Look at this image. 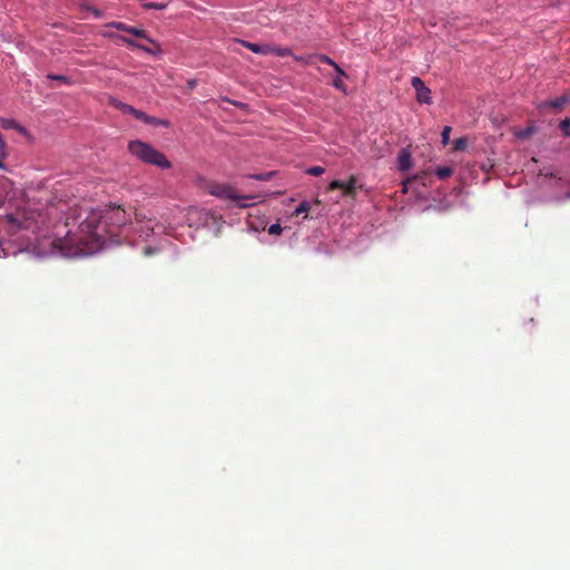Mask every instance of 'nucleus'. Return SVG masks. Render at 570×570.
Segmentation results:
<instances>
[{
    "label": "nucleus",
    "mask_w": 570,
    "mask_h": 570,
    "mask_svg": "<svg viewBox=\"0 0 570 570\" xmlns=\"http://www.w3.org/2000/svg\"><path fill=\"white\" fill-rule=\"evenodd\" d=\"M324 171L325 169L321 166H313L306 169V174L312 176H321Z\"/></svg>",
    "instance_id": "5701e85b"
},
{
    "label": "nucleus",
    "mask_w": 570,
    "mask_h": 570,
    "mask_svg": "<svg viewBox=\"0 0 570 570\" xmlns=\"http://www.w3.org/2000/svg\"><path fill=\"white\" fill-rule=\"evenodd\" d=\"M450 132H451V127L445 126L443 128V130H442V134H441V136H442V144L443 145H448L449 139H450Z\"/></svg>",
    "instance_id": "bb28decb"
},
{
    "label": "nucleus",
    "mask_w": 570,
    "mask_h": 570,
    "mask_svg": "<svg viewBox=\"0 0 570 570\" xmlns=\"http://www.w3.org/2000/svg\"><path fill=\"white\" fill-rule=\"evenodd\" d=\"M118 38H119L124 43L128 45L129 47L137 48V49L142 48V45H140V43H138V42L134 41L132 39H129V38H127V37H122V36H120V37H118Z\"/></svg>",
    "instance_id": "393cba45"
},
{
    "label": "nucleus",
    "mask_w": 570,
    "mask_h": 570,
    "mask_svg": "<svg viewBox=\"0 0 570 570\" xmlns=\"http://www.w3.org/2000/svg\"><path fill=\"white\" fill-rule=\"evenodd\" d=\"M134 117H135L136 119H138V120H140V121L145 122V124H147V122H148V120H149V116H148L146 112H144V111H141V110H138V109L136 110V114H135V116H134Z\"/></svg>",
    "instance_id": "cd10ccee"
},
{
    "label": "nucleus",
    "mask_w": 570,
    "mask_h": 570,
    "mask_svg": "<svg viewBox=\"0 0 570 570\" xmlns=\"http://www.w3.org/2000/svg\"><path fill=\"white\" fill-rule=\"evenodd\" d=\"M145 9H156V10H164L167 4L166 3H157V2H148L142 6Z\"/></svg>",
    "instance_id": "b1692460"
},
{
    "label": "nucleus",
    "mask_w": 570,
    "mask_h": 570,
    "mask_svg": "<svg viewBox=\"0 0 570 570\" xmlns=\"http://www.w3.org/2000/svg\"><path fill=\"white\" fill-rule=\"evenodd\" d=\"M0 126L1 128L8 130V129H14L22 135H27V130L24 127H22L20 124H18L16 120L10 118H0Z\"/></svg>",
    "instance_id": "6e6552de"
},
{
    "label": "nucleus",
    "mask_w": 570,
    "mask_h": 570,
    "mask_svg": "<svg viewBox=\"0 0 570 570\" xmlns=\"http://www.w3.org/2000/svg\"><path fill=\"white\" fill-rule=\"evenodd\" d=\"M109 27L111 28H115L119 31H124V32H127L128 33V30H129V27L128 24L124 23V22H119V21H112L108 24Z\"/></svg>",
    "instance_id": "6ab92c4d"
},
{
    "label": "nucleus",
    "mask_w": 570,
    "mask_h": 570,
    "mask_svg": "<svg viewBox=\"0 0 570 570\" xmlns=\"http://www.w3.org/2000/svg\"><path fill=\"white\" fill-rule=\"evenodd\" d=\"M135 218H136L137 222L142 223L146 219V216H144V215L139 214V213H136L135 214Z\"/></svg>",
    "instance_id": "f704fd0d"
},
{
    "label": "nucleus",
    "mask_w": 570,
    "mask_h": 570,
    "mask_svg": "<svg viewBox=\"0 0 570 570\" xmlns=\"http://www.w3.org/2000/svg\"><path fill=\"white\" fill-rule=\"evenodd\" d=\"M7 157V144L3 139V136L0 134V169H6V165L3 160Z\"/></svg>",
    "instance_id": "f8f14e48"
},
{
    "label": "nucleus",
    "mask_w": 570,
    "mask_h": 570,
    "mask_svg": "<svg viewBox=\"0 0 570 570\" xmlns=\"http://www.w3.org/2000/svg\"><path fill=\"white\" fill-rule=\"evenodd\" d=\"M91 12H92L94 17H96V18H100L101 17V11L96 9V8H92Z\"/></svg>",
    "instance_id": "c9c22d12"
},
{
    "label": "nucleus",
    "mask_w": 570,
    "mask_h": 570,
    "mask_svg": "<svg viewBox=\"0 0 570 570\" xmlns=\"http://www.w3.org/2000/svg\"><path fill=\"white\" fill-rule=\"evenodd\" d=\"M128 33H130L137 38L145 39V40L149 38L147 36V32L144 29H139V28L131 27V26L129 27Z\"/></svg>",
    "instance_id": "2eb2a0df"
},
{
    "label": "nucleus",
    "mask_w": 570,
    "mask_h": 570,
    "mask_svg": "<svg viewBox=\"0 0 570 570\" xmlns=\"http://www.w3.org/2000/svg\"><path fill=\"white\" fill-rule=\"evenodd\" d=\"M333 68L337 72V77H347L345 71L337 63H335Z\"/></svg>",
    "instance_id": "473e14b6"
},
{
    "label": "nucleus",
    "mask_w": 570,
    "mask_h": 570,
    "mask_svg": "<svg viewBox=\"0 0 570 570\" xmlns=\"http://www.w3.org/2000/svg\"><path fill=\"white\" fill-rule=\"evenodd\" d=\"M399 169L401 171H407L412 167V154L407 148L401 149L397 156Z\"/></svg>",
    "instance_id": "423d86ee"
},
{
    "label": "nucleus",
    "mask_w": 570,
    "mask_h": 570,
    "mask_svg": "<svg viewBox=\"0 0 570 570\" xmlns=\"http://www.w3.org/2000/svg\"><path fill=\"white\" fill-rule=\"evenodd\" d=\"M147 124L151 125V126H156V127L157 126L169 127L168 120L156 118V117H153V116H149V120H148Z\"/></svg>",
    "instance_id": "f3484780"
},
{
    "label": "nucleus",
    "mask_w": 570,
    "mask_h": 570,
    "mask_svg": "<svg viewBox=\"0 0 570 570\" xmlns=\"http://www.w3.org/2000/svg\"><path fill=\"white\" fill-rule=\"evenodd\" d=\"M296 61H299V62H303V63H306V65H309L312 63V59L314 58V56H309V57H302V56H292Z\"/></svg>",
    "instance_id": "7c9ffc66"
},
{
    "label": "nucleus",
    "mask_w": 570,
    "mask_h": 570,
    "mask_svg": "<svg viewBox=\"0 0 570 570\" xmlns=\"http://www.w3.org/2000/svg\"><path fill=\"white\" fill-rule=\"evenodd\" d=\"M245 48L249 49L250 51L259 55H269V45H258L254 42L248 41H239Z\"/></svg>",
    "instance_id": "1a4fd4ad"
},
{
    "label": "nucleus",
    "mask_w": 570,
    "mask_h": 570,
    "mask_svg": "<svg viewBox=\"0 0 570 570\" xmlns=\"http://www.w3.org/2000/svg\"><path fill=\"white\" fill-rule=\"evenodd\" d=\"M129 222V215L121 207H109L101 213H87L85 219L79 223L81 235L73 237L67 234V243L75 245V249L65 255H87L95 247H100L107 236H115L116 228L125 226Z\"/></svg>",
    "instance_id": "f257e3e1"
},
{
    "label": "nucleus",
    "mask_w": 570,
    "mask_h": 570,
    "mask_svg": "<svg viewBox=\"0 0 570 570\" xmlns=\"http://www.w3.org/2000/svg\"><path fill=\"white\" fill-rule=\"evenodd\" d=\"M568 197H570V194L568 195Z\"/></svg>",
    "instance_id": "a19ab883"
},
{
    "label": "nucleus",
    "mask_w": 570,
    "mask_h": 570,
    "mask_svg": "<svg viewBox=\"0 0 570 570\" xmlns=\"http://www.w3.org/2000/svg\"><path fill=\"white\" fill-rule=\"evenodd\" d=\"M269 53H274L276 55L277 57H288V56H294V53L292 52V50L287 47H277V46H271L269 45Z\"/></svg>",
    "instance_id": "9b49d317"
},
{
    "label": "nucleus",
    "mask_w": 570,
    "mask_h": 570,
    "mask_svg": "<svg viewBox=\"0 0 570 570\" xmlns=\"http://www.w3.org/2000/svg\"><path fill=\"white\" fill-rule=\"evenodd\" d=\"M309 209H311L309 204H308L307 202H305V200H304V202H302V203L298 205V207L294 210L293 215H294V216H298V215H301V214H303V213H307V212H309Z\"/></svg>",
    "instance_id": "a211bd4d"
},
{
    "label": "nucleus",
    "mask_w": 570,
    "mask_h": 570,
    "mask_svg": "<svg viewBox=\"0 0 570 570\" xmlns=\"http://www.w3.org/2000/svg\"><path fill=\"white\" fill-rule=\"evenodd\" d=\"M532 132H533V128L529 127L528 129H525L523 132L520 134V137L525 138V137L530 136Z\"/></svg>",
    "instance_id": "72a5a7b5"
},
{
    "label": "nucleus",
    "mask_w": 570,
    "mask_h": 570,
    "mask_svg": "<svg viewBox=\"0 0 570 570\" xmlns=\"http://www.w3.org/2000/svg\"><path fill=\"white\" fill-rule=\"evenodd\" d=\"M110 104L117 108L118 110H120L122 114H129L131 116H135L136 114V108H134L132 106L128 105V104H125L122 101H119L118 99H115V98H111L110 99Z\"/></svg>",
    "instance_id": "9d476101"
},
{
    "label": "nucleus",
    "mask_w": 570,
    "mask_h": 570,
    "mask_svg": "<svg viewBox=\"0 0 570 570\" xmlns=\"http://www.w3.org/2000/svg\"><path fill=\"white\" fill-rule=\"evenodd\" d=\"M48 78L55 79V80H59V81H62V82H68L67 77H65L62 75H48Z\"/></svg>",
    "instance_id": "2f4dec72"
},
{
    "label": "nucleus",
    "mask_w": 570,
    "mask_h": 570,
    "mask_svg": "<svg viewBox=\"0 0 570 570\" xmlns=\"http://www.w3.org/2000/svg\"><path fill=\"white\" fill-rule=\"evenodd\" d=\"M153 47H146L142 45V48H139L140 50H144L148 53L156 55L160 51V47L157 42H155L153 39L148 38L146 39Z\"/></svg>",
    "instance_id": "4468645a"
},
{
    "label": "nucleus",
    "mask_w": 570,
    "mask_h": 570,
    "mask_svg": "<svg viewBox=\"0 0 570 570\" xmlns=\"http://www.w3.org/2000/svg\"><path fill=\"white\" fill-rule=\"evenodd\" d=\"M452 174H453V169H452L451 167H448V166L439 167V168H436V170H435V175H436L440 179H446V178H449Z\"/></svg>",
    "instance_id": "ddd939ff"
},
{
    "label": "nucleus",
    "mask_w": 570,
    "mask_h": 570,
    "mask_svg": "<svg viewBox=\"0 0 570 570\" xmlns=\"http://www.w3.org/2000/svg\"><path fill=\"white\" fill-rule=\"evenodd\" d=\"M411 83L415 89L417 102L428 105L432 104L431 90L425 86L421 78L413 77Z\"/></svg>",
    "instance_id": "39448f33"
},
{
    "label": "nucleus",
    "mask_w": 570,
    "mask_h": 570,
    "mask_svg": "<svg viewBox=\"0 0 570 570\" xmlns=\"http://www.w3.org/2000/svg\"><path fill=\"white\" fill-rule=\"evenodd\" d=\"M356 176L352 175L350 176L347 181H341V180H333L328 185V190H335V189H342L343 196L355 198L356 197Z\"/></svg>",
    "instance_id": "20e7f679"
},
{
    "label": "nucleus",
    "mask_w": 570,
    "mask_h": 570,
    "mask_svg": "<svg viewBox=\"0 0 570 570\" xmlns=\"http://www.w3.org/2000/svg\"><path fill=\"white\" fill-rule=\"evenodd\" d=\"M82 209L80 208L79 212H81ZM81 214L78 213V209L77 208H72L70 210V214L68 215L67 217V222H66V225L69 226L71 224L70 220H72V223H77V220L80 218Z\"/></svg>",
    "instance_id": "dca6fc26"
},
{
    "label": "nucleus",
    "mask_w": 570,
    "mask_h": 570,
    "mask_svg": "<svg viewBox=\"0 0 570 570\" xmlns=\"http://www.w3.org/2000/svg\"><path fill=\"white\" fill-rule=\"evenodd\" d=\"M569 101V97L567 95H563L561 97H558L552 100H546L539 105V109L543 108H553L557 110H561L564 105Z\"/></svg>",
    "instance_id": "0eeeda50"
},
{
    "label": "nucleus",
    "mask_w": 570,
    "mask_h": 570,
    "mask_svg": "<svg viewBox=\"0 0 570 570\" xmlns=\"http://www.w3.org/2000/svg\"><path fill=\"white\" fill-rule=\"evenodd\" d=\"M282 226L279 224H273L268 227V234L279 235L282 233Z\"/></svg>",
    "instance_id": "c756f323"
},
{
    "label": "nucleus",
    "mask_w": 570,
    "mask_h": 570,
    "mask_svg": "<svg viewBox=\"0 0 570 570\" xmlns=\"http://www.w3.org/2000/svg\"><path fill=\"white\" fill-rule=\"evenodd\" d=\"M146 229H147V236H148V235H149V233H151V232L154 230V226H153V225H150V224H148V225L146 226Z\"/></svg>",
    "instance_id": "4c0bfd02"
},
{
    "label": "nucleus",
    "mask_w": 570,
    "mask_h": 570,
    "mask_svg": "<svg viewBox=\"0 0 570 570\" xmlns=\"http://www.w3.org/2000/svg\"><path fill=\"white\" fill-rule=\"evenodd\" d=\"M333 86H334L337 90H341L342 92H346V86H345V83L343 82L342 77H336V78L333 80Z\"/></svg>",
    "instance_id": "a878e982"
},
{
    "label": "nucleus",
    "mask_w": 570,
    "mask_h": 570,
    "mask_svg": "<svg viewBox=\"0 0 570 570\" xmlns=\"http://www.w3.org/2000/svg\"><path fill=\"white\" fill-rule=\"evenodd\" d=\"M188 86H189V88H194L196 86V81L195 80H190L188 82Z\"/></svg>",
    "instance_id": "58836bf2"
},
{
    "label": "nucleus",
    "mask_w": 570,
    "mask_h": 570,
    "mask_svg": "<svg viewBox=\"0 0 570 570\" xmlns=\"http://www.w3.org/2000/svg\"><path fill=\"white\" fill-rule=\"evenodd\" d=\"M560 129L566 137H570V118H566L560 122Z\"/></svg>",
    "instance_id": "aec40b11"
},
{
    "label": "nucleus",
    "mask_w": 570,
    "mask_h": 570,
    "mask_svg": "<svg viewBox=\"0 0 570 570\" xmlns=\"http://www.w3.org/2000/svg\"><path fill=\"white\" fill-rule=\"evenodd\" d=\"M209 194L223 199L244 200L253 199V196H242L234 187L227 184L213 183L209 185Z\"/></svg>",
    "instance_id": "7ed1b4c3"
},
{
    "label": "nucleus",
    "mask_w": 570,
    "mask_h": 570,
    "mask_svg": "<svg viewBox=\"0 0 570 570\" xmlns=\"http://www.w3.org/2000/svg\"><path fill=\"white\" fill-rule=\"evenodd\" d=\"M62 243H63V240H62V239H56V240H53V245H55L56 247H59V248H62V247H63Z\"/></svg>",
    "instance_id": "e433bc0d"
},
{
    "label": "nucleus",
    "mask_w": 570,
    "mask_h": 570,
    "mask_svg": "<svg viewBox=\"0 0 570 570\" xmlns=\"http://www.w3.org/2000/svg\"><path fill=\"white\" fill-rule=\"evenodd\" d=\"M272 176H273V173H265V174L253 175L250 177L254 179H257V180L266 181V180H269L272 178Z\"/></svg>",
    "instance_id": "c85d7f7f"
},
{
    "label": "nucleus",
    "mask_w": 570,
    "mask_h": 570,
    "mask_svg": "<svg viewBox=\"0 0 570 570\" xmlns=\"http://www.w3.org/2000/svg\"><path fill=\"white\" fill-rule=\"evenodd\" d=\"M129 151L138 159L146 164L155 165L160 168H170V161L165 157L164 154L151 147L150 145L140 140L130 141L128 145Z\"/></svg>",
    "instance_id": "f03ea898"
},
{
    "label": "nucleus",
    "mask_w": 570,
    "mask_h": 570,
    "mask_svg": "<svg viewBox=\"0 0 570 570\" xmlns=\"http://www.w3.org/2000/svg\"><path fill=\"white\" fill-rule=\"evenodd\" d=\"M238 206H239V207H242V208H244V207H247L248 205H247V204H245V203H243V204H239Z\"/></svg>",
    "instance_id": "ea45409f"
},
{
    "label": "nucleus",
    "mask_w": 570,
    "mask_h": 570,
    "mask_svg": "<svg viewBox=\"0 0 570 570\" xmlns=\"http://www.w3.org/2000/svg\"><path fill=\"white\" fill-rule=\"evenodd\" d=\"M466 145H468L466 138L465 137H461V138H458V139L454 140L453 148L455 150H463V149H465Z\"/></svg>",
    "instance_id": "412c9836"
},
{
    "label": "nucleus",
    "mask_w": 570,
    "mask_h": 570,
    "mask_svg": "<svg viewBox=\"0 0 570 570\" xmlns=\"http://www.w3.org/2000/svg\"><path fill=\"white\" fill-rule=\"evenodd\" d=\"M314 58L317 59L318 61H321L323 63H327L332 67H334V65L336 63L331 57H328L326 55H314Z\"/></svg>",
    "instance_id": "4be33fe9"
}]
</instances>
